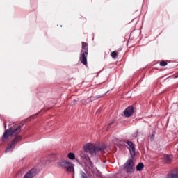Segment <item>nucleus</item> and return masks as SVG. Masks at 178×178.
<instances>
[{
  "mask_svg": "<svg viewBox=\"0 0 178 178\" xmlns=\"http://www.w3.org/2000/svg\"><path fill=\"white\" fill-rule=\"evenodd\" d=\"M60 166L65 168L68 173L74 172V165L67 161L60 162Z\"/></svg>",
  "mask_w": 178,
  "mask_h": 178,
  "instance_id": "7",
  "label": "nucleus"
},
{
  "mask_svg": "<svg viewBox=\"0 0 178 178\" xmlns=\"http://www.w3.org/2000/svg\"><path fill=\"white\" fill-rule=\"evenodd\" d=\"M81 178H88V177L87 176V175H86V173L81 172Z\"/></svg>",
  "mask_w": 178,
  "mask_h": 178,
  "instance_id": "15",
  "label": "nucleus"
},
{
  "mask_svg": "<svg viewBox=\"0 0 178 178\" xmlns=\"http://www.w3.org/2000/svg\"><path fill=\"white\" fill-rule=\"evenodd\" d=\"M51 163V161H49V163Z\"/></svg>",
  "mask_w": 178,
  "mask_h": 178,
  "instance_id": "19",
  "label": "nucleus"
},
{
  "mask_svg": "<svg viewBox=\"0 0 178 178\" xmlns=\"http://www.w3.org/2000/svg\"><path fill=\"white\" fill-rule=\"evenodd\" d=\"M67 156L69 159H71V161H74V159H76V155H74V153H69Z\"/></svg>",
  "mask_w": 178,
  "mask_h": 178,
  "instance_id": "13",
  "label": "nucleus"
},
{
  "mask_svg": "<svg viewBox=\"0 0 178 178\" xmlns=\"http://www.w3.org/2000/svg\"><path fill=\"white\" fill-rule=\"evenodd\" d=\"M144 169V164L143 163H140L136 166V170L137 172H141Z\"/></svg>",
  "mask_w": 178,
  "mask_h": 178,
  "instance_id": "12",
  "label": "nucleus"
},
{
  "mask_svg": "<svg viewBox=\"0 0 178 178\" xmlns=\"http://www.w3.org/2000/svg\"><path fill=\"white\" fill-rule=\"evenodd\" d=\"M167 178H178V168L172 169L167 175Z\"/></svg>",
  "mask_w": 178,
  "mask_h": 178,
  "instance_id": "10",
  "label": "nucleus"
},
{
  "mask_svg": "<svg viewBox=\"0 0 178 178\" xmlns=\"http://www.w3.org/2000/svg\"><path fill=\"white\" fill-rule=\"evenodd\" d=\"M128 145V149L131 154V158H129L124 165V169L127 173H133L136 170V164L134 163V156H136V149L134 144L129 141L127 143Z\"/></svg>",
  "mask_w": 178,
  "mask_h": 178,
  "instance_id": "1",
  "label": "nucleus"
},
{
  "mask_svg": "<svg viewBox=\"0 0 178 178\" xmlns=\"http://www.w3.org/2000/svg\"><path fill=\"white\" fill-rule=\"evenodd\" d=\"M133 113H134V108L133 106L127 108L124 111V115L126 118H130Z\"/></svg>",
  "mask_w": 178,
  "mask_h": 178,
  "instance_id": "8",
  "label": "nucleus"
},
{
  "mask_svg": "<svg viewBox=\"0 0 178 178\" xmlns=\"http://www.w3.org/2000/svg\"><path fill=\"white\" fill-rule=\"evenodd\" d=\"M20 126H12L8 130H6L3 136L2 140L3 141H6V140L9 139V137L12 136H16V134H19L20 133Z\"/></svg>",
  "mask_w": 178,
  "mask_h": 178,
  "instance_id": "4",
  "label": "nucleus"
},
{
  "mask_svg": "<svg viewBox=\"0 0 178 178\" xmlns=\"http://www.w3.org/2000/svg\"><path fill=\"white\" fill-rule=\"evenodd\" d=\"M173 161V156L165 154L164 155V163H170Z\"/></svg>",
  "mask_w": 178,
  "mask_h": 178,
  "instance_id": "11",
  "label": "nucleus"
},
{
  "mask_svg": "<svg viewBox=\"0 0 178 178\" xmlns=\"http://www.w3.org/2000/svg\"><path fill=\"white\" fill-rule=\"evenodd\" d=\"M166 65H168V63H167V62L161 61V62L160 63V65H161V66H166Z\"/></svg>",
  "mask_w": 178,
  "mask_h": 178,
  "instance_id": "16",
  "label": "nucleus"
},
{
  "mask_svg": "<svg viewBox=\"0 0 178 178\" xmlns=\"http://www.w3.org/2000/svg\"><path fill=\"white\" fill-rule=\"evenodd\" d=\"M105 149H106V146L104 144L98 146L94 143H88L83 145V151L90 154L92 156L97 155V152L104 154Z\"/></svg>",
  "mask_w": 178,
  "mask_h": 178,
  "instance_id": "2",
  "label": "nucleus"
},
{
  "mask_svg": "<svg viewBox=\"0 0 178 178\" xmlns=\"http://www.w3.org/2000/svg\"><path fill=\"white\" fill-rule=\"evenodd\" d=\"M20 141H22V136H16L14 138V140L12 141V143L8 145L6 149V152H11V151H13L17 143H20Z\"/></svg>",
  "mask_w": 178,
  "mask_h": 178,
  "instance_id": "6",
  "label": "nucleus"
},
{
  "mask_svg": "<svg viewBox=\"0 0 178 178\" xmlns=\"http://www.w3.org/2000/svg\"><path fill=\"white\" fill-rule=\"evenodd\" d=\"M88 54V45L86 42H82V51L81 53L80 60L83 65L87 66V55Z\"/></svg>",
  "mask_w": 178,
  "mask_h": 178,
  "instance_id": "5",
  "label": "nucleus"
},
{
  "mask_svg": "<svg viewBox=\"0 0 178 178\" xmlns=\"http://www.w3.org/2000/svg\"><path fill=\"white\" fill-rule=\"evenodd\" d=\"M80 156L84 161L85 171L86 173H88L89 175H91V173H95V172L97 170V168L94 167V164H92L91 159H90L88 154L84 152H81Z\"/></svg>",
  "mask_w": 178,
  "mask_h": 178,
  "instance_id": "3",
  "label": "nucleus"
},
{
  "mask_svg": "<svg viewBox=\"0 0 178 178\" xmlns=\"http://www.w3.org/2000/svg\"><path fill=\"white\" fill-rule=\"evenodd\" d=\"M113 143H114V144H118V143H116V142H115V141H114Z\"/></svg>",
  "mask_w": 178,
  "mask_h": 178,
  "instance_id": "18",
  "label": "nucleus"
},
{
  "mask_svg": "<svg viewBox=\"0 0 178 178\" xmlns=\"http://www.w3.org/2000/svg\"><path fill=\"white\" fill-rule=\"evenodd\" d=\"M111 56L113 59H116V58H118V54H116L115 51H113L111 53Z\"/></svg>",
  "mask_w": 178,
  "mask_h": 178,
  "instance_id": "14",
  "label": "nucleus"
},
{
  "mask_svg": "<svg viewBox=\"0 0 178 178\" xmlns=\"http://www.w3.org/2000/svg\"><path fill=\"white\" fill-rule=\"evenodd\" d=\"M35 175H37V170L35 168H33L30 170L23 178H33Z\"/></svg>",
  "mask_w": 178,
  "mask_h": 178,
  "instance_id": "9",
  "label": "nucleus"
},
{
  "mask_svg": "<svg viewBox=\"0 0 178 178\" xmlns=\"http://www.w3.org/2000/svg\"><path fill=\"white\" fill-rule=\"evenodd\" d=\"M76 162H78L79 163H80V161H79V159H76Z\"/></svg>",
  "mask_w": 178,
  "mask_h": 178,
  "instance_id": "17",
  "label": "nucleus"
}]
</instances>
